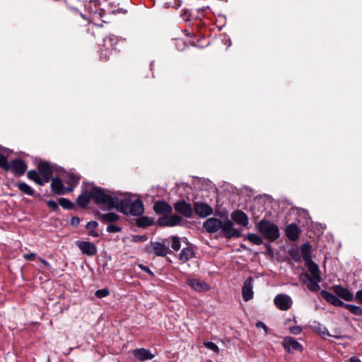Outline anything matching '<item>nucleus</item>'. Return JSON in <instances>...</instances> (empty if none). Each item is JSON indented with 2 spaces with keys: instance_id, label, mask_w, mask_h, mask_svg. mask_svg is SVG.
<instances>
[{
  "instance_id": "1",
  "label": "nucleus",
  "mask_w": 362,
  "mask_h": 362,
  "mask_svg": "<svg viewBox=\"0 0 362 362\" xmlns=\"http://www.w3.org/2000/svg\"><path fill=\"white\" fill-rule=\"evenodd\" d=\"M203 228L210 233H214L221 230L224 235L228 238L240 237V233L233 227V222L229 219L221 221L217 218H209L203 223Z\"/></svg>"
},
{
  "instance_id": "2",
  "label": "nucleus",
  "mask_w": 362,
  "mask_h": 362,
  "mask_svg": "<svg viewBox=\"0 0 362 362\" xmlns=\"http://www.w3.org/2000/svg\"><path fill=\"white\" fill-rule=\"evenodd\" d=\"M114 209L124 214L139 216L144 214V206L141 199H132L129 197L118 196Z\"/></svg>"
},
{
  "instance_id": "3",
  "label": "nucleus",
  "mask_w": 362,
  "mask_h": 362,
  "mask_svg": "<svg viewBox=\"0 0 362 362\" xmlns=\"http://www.w3.org/2000/svg\"><path fill=\"white\" fill-rule=\"evenodd\" d=\"M93 199L102 209H114L118 196L100 187H92Z\"/></svg>"
},
{
  "instance_id": "4",
  "label": "nucleus",
  "mask_w": 362,
  "mask_h": 362,
  "mask_svg": "<svg viewBox=\"0 0 362 362\" xmlns=\"http://www.w3.org/2000/svg\"><path fill=\"white\" fill-rule=\"evenodd\" d=\"M257 228L263 237L270 242H273L279 238L278 226L271 221L261 220L257 224Z\"/></svg>"
},
{
  "instance_id": "5",
  "label": "nucleus",
  "mask_w": 362,
  "mask_h": 362,
  "mask_svg": "<svg viewBox=\"0 0 362 362\" xmlns=\"http://www.w3.org/2000/svg\"><path fill=\"white\" fill-rule=\"evenodd\" d=\"M126 39L122 37H119L117 36H115L114 35H110L107 37H105L103 40V47L105 48L106 52L110 54L109 50L117 49V45L119 44V42H125ZM109 57V54L107 53L103 54V51L100 54V58L103 60L107 59Z\"/></svg>"
},
{
  "instance_id": "6",
  "label": "nucleus",
  "mask_w": 362,
  "mask_h": 362,
  "mask_svg": "<svg viewBox=\"0 0 362 362\" xmlns=\"http://www.w3.org/2000/svg\"><path fill=\"white\" fill-rule=\"evenodd\" d=\"M274 305L281 310H288L293 304L291 298L286 294H278L274 299Z\"/></svg>"
},
{
  "instance_id": "7",
  "label": "nucleus",
  "mask_w": 362,
  "mask_h": 362,
  "mask_svg": "<svg viewBox=\"0 0 362 362\" xmlns=\"http://www.w3.org/2000/svg\"><path fill=\"white\" fill-rule=\"evenodd\" d=\"M175 210L186 218H192L193 216V209L190 204L187 203L185 200H180L174 204Z\"/></svg>"
},
{
  "instance_id": "8",
  "label": "nucleus",
  "mask_w": 362,
  "mask_h": 362,
  "mask_svg": "<svg viewBox=\"0 0 362 362\" xmlns=\"http://www.w3.org/2000/svg\"><path fill=\"white\" fill-rule=\"evenodd\" d=\"M182 221V218L177 214H173L170 216H165L159 218L158 220V224L160 226H168L173 227L175 226L180 225Z\"/></svg>"
},
{
  "instance_id": "9",
  "label": "nucleus",
  "mask_w": 362,
  "mask_h": 362,
  "mask_svg": "<svg viewBox=\"0 0 362 362\" xmlns=\"http://www.w3.org/2000/svg\"><path fill=\"white\" fill-rule=\"evenodd\" d=\"M75 244L83 255L93 256L97 254V247L93 243L78 240Z\"/></svg>"
},
{
  "instance_id": "10",
  "label": "nucleus",
  "mask_w": 362,
  "mask_h": 362,
  "mask_svg": "<svg viewBox=\"0 0 362 362\" xmlns=\"http://www.w3.org/2000/svg\"><path fill=\"white\" fill-rule=\"evenodd\" d=\"M253 278L250 276L247 278L242 287V296L245 301H249L253 298Z\"/></svg>"
},
{
  "instance_id": "11",
  "label": "nucleus",
  "mask_w": 362,
  "mask_h": 362,
  "mask_svg": "<svg viewBox=\"0 0 362 362\" xmlns=\"http://www.w3.org/2000/svg\"><path fill=\"white\" fill-rule=\"evenodd\" d=\"M300 281L306 284L307 288L312 292L318 291L320 289V286L318 281L315 278H311L310 274L305 273L300 275Z\"/></svg>"
},
{
  "instance_id": "12",
  "label": "nucleus",
  "mask_w": 362,
  "mask_h": 362,
  "mask_svg": "<svg viewBox=\"0 0 362 362\" xmlns=\"http://www.w3.org/2000/svg\"><path fill=\"white\" fill-rule=\"evenodd\" d=\"M38 171L45 183L49 182L52 176V170L50 165L47 162H40L38 164Z\"/></svg>"
},
{
  "instance_id": "13",
  "label": "nucleus",
  "mask_w": 362,
  "mask_h": 362,
  "mask_svg": "<svg viewBox=\"0 0 362 362\" xmlns=\"http://www.w3.org/2000/svg\"><path fill=\"white\" fill-rule=\"evenodd\" d=\"M10 170L16 175H23L27 170V165L24 160L20 158L14 159L10 163Z\"/></svg>"
},
{
  "instance_id": "14",
  "label": "nucleus",
  "mask_w": 362,
  "mask_h": 362,
  "mask_svg": "<svg viewBox=\"0 0 362 362\" xmlns=\"http://www.w3.org/2000/svg\"><path fill=\"white\" fill-rule=\"evenodd\" d=\"M200 217H206L213 213L212 208L207 204L202 202H195L194 204L193 211Z\"/></svg>"
},
{
  "instance_id": "15",
  "label": "nucleus",
  "mask_w": 362,
  "mask_h": 362,
  "mask_svg": "<svg viewBox=\"0 0 362 362\" xmlns=\"http://www.w3.org/2000/svg\"><path fill=\"white\" fill-rule=\"evenodd\" d=\"M333 291L339 298L346 301H352L354 300L353 293L347 288L341 285H335L333 286Z\"/></svg>"
},
{
  "instance_id": "16",
  "label": "nucleus",
  "mask_w": 362,
  "mask_h": 362,
  "mask_svg": "<svg viewBox=\"0 0 362 362\" xmlns=\"http://www.w3.org/2000/svg\"><path fill=\"white\" fill-rule=\"evenodd\" d=\"M153 210L157 214H170L172 213V206L165 201H156L153 205Z\"/></svg>"
},
{
  "instance_id": "17",
  "label": "nucleus",
  "mask_w": 362,
  "mask_h": 362,
  "mask_svg": "<svg viewBox=\"0 0 362 362\" xmlns=\"http://www.w3.org/2000/svg\"><path fill=\"white\" fill-rule=\"evenodd\" d=\"M283 345L284 349L288 352H290L291 350H303L302 345L300 343H298L295 339L291 337H286L284 338Z\"/></svg>"
},
{
  "instance_id": "18",
  "label": "nucleus",
  "mask_w": 362,
  "mask_h": 362,
  "mask_svg": "<svg viewBox=\"0 0 362 362\" xmlns=\"http://www.w3.org/2000/svg\"><path fill=\"white\" fill-rule=\"evenodd\" d=\"M322 297L330 304L338 306V307H344V303L341 301L338 297L335 295L327 292V291L322 290L320 292Z\"/></svg>"
},
{
  "instance_id": "19",
  "label": "nucleus",
  "mask_w": 362,
  "mask_h": 362,
  "mask_svg": "<svg viewBox=\"0 0 362 362\" xmlns=\"http://www.w3.org/2000/svg\"><path fill=\"white\" fill-rule=\"evenodd\" d=\"M231 218L238 225L247 226L249 220L247 214L242 211L237 210L231 214Z\"/></svg>"
},
{
  "instance_id": "20",
  "label": "nucleus",
  "mask_w": 362,
  "mask_h": 362,
  "mask_svg": "<svg viewBox=\"0 0 362 362\" xmlns=\"http://www.w3.org/2000/svg\"><path fill=\"white\" fill-rule=\"evenodd\" d=\"M132 353L135 358L141 361L152 359L154 357L149 350L144 348L134 349Z\"/></svg>"
},
{
  "instance_id": "21",
  "label": "nucleus",
  "mask_w": 362,
  "mask_h": 362,
  "mask_svg": "<svg viewBox=\"0 0 362 362\" xmlns=\"http://www.w3.org/2000/svg\"><path fill=\"white\" fill-rule=\"evenodd\" d=\"M93 199L92 188L90 190H83L81 194L78 197L76 202L79 206L86 207Z\"/></svg>"
},
{
  "instance_id": "22",
  "label": "nucleus",
  "mask_w": 362,
  "mask_h": 362,
  "mask_svg": "<svg viewBox=\"0 0 362 362\" xmlns=\"http://www.w3.org/2000/svg\"><path fill=\"white\" fill-rule=\"evenodd\" d=\"M286 237L291 241H296L299 238V228L295 223H291L286 228Z\"/></svg>"
},
{
  "instance_id": "23",
  "label": "nucleus",
  "mask_w": 362,
  "mask_h": 362,
  "mask_svg": "<svg viewBox=\"0 0 362 362\" xmlns=\"http://www.w3.org/2000/svg\"><path fill=\"white\" fill-rule=\"evenodd\" d=\"M187 284L194 291L199 292L207 291L209 289V286L204 281L199 279H188Z\"/></svg>"
},
{
  "instance_id": "24",
  "label": "nucleus",
  "mask_w": 362,
  "mask_h": 362,
  "mask_svg": "<svg viewBox=\"0 0 362 362\" xmlns=\"http://www.w3.org/2000/svg\"><path fill=\"white\" fill-rule=\"evenodd\" d=\"M51 189L57 194H64L66 191V189L64 188L62 181L58 177H54L52 180Z\"/></svg>"
},
{
  "instance_id": "25",
  "label": "nucleus",
  "mask_w": 362,
  "mask_h": 362,
  "mask_svg": "<svg viewBox=\"0 0 362 362\" xmlns=\"http://www.w3.org/2000/svg\"><path fill=\"white\" fill-rule=\"evenodd\" d=\"M151 246L153 252L157 256L165 257L168 254V248L163 243L153 242L151 243Z\"/></svg>"
},
{
  "instance_id": "26",
  "label": "nucleus",
  "mask_w": 362,
  "mask_h": 362,
  "mask_svg": "<svg viewBox=\"0 0 362 362\" xmlns=\"http://www.w3.org/2000/svg\"><path fill=\"white\" fill-rule=\"evenodd\" d=\"M305 265L310 273V276H311V278H315L318 281H321L322 278L317 264H315L314 262H312L310 263L306 264Z\"/></svg>"
},
{
  "instance_id": "27",
  "label": "nucleus",
  "mask_w": 362,
  "mask_h": 362,
  "mask_svg": "<svg viewBox=\"0 0 362 362\" xmlns=\"http://www.w3.org/2000/svg\"><path fill=\"white\" fill-rule=\"evenodd\" d=\"M98 216L103 223H114L119 219V216L113 212L99 214Z\"/></svg>"
},
{
  "instance_id": "28",
  "label": "nucleus",
  "mask_w": 362,
  "mask_h": 362,
  "mask_svg": "<svg viewBox=\"0 0 362 362\" xmlns=\"http://www.w3.org/2000/svg\"><path fill=\"white\" fill-rule=\"evenodd\" d=\"M301 255L305 264L313 262L311 256V247L309 244L305 243L302 245Z\"/></svg>"
},
{
  "instance_id": "29",
  "label": "nucleus",
  "mask_w": 362,
  "mask_h": 362,
  "mask_svg": "<svg viewBox=\"0 0 362 362\" xmlns=\"http://www.w3.org/2000/svg\"><path fill=\"white\" fill-rule=\"evenodd\" d=\"M16 187L21 192L25 194L35 197L40 196V194H35V191L32 189V187L27 185L25 182H18L16 184Z\"/></svg>"
},
{
  "instance_id": "30",
  "label": "nucleus",
  "mask_w": 362,
  "mask_h": 362,
  "mask_svg": "<svg viewBox=\"0 0 362 362\" xmlns=\"http://www.w3.org/2000/svg\"><path fill=\"white\" fill-rule=\"evenodd\" d=\"M27 177L28 179L34 181L36 184L40 186H43L45 184L39 173L35 170H32L28 171L27 173Z\"/></svg>"
},
{
  "instance_id": "31",
  "label": "nucleus",
  "mask_w": 362,
  "mask_h": 362,
  "mask_svg": "<svg viewBox=\"0 0 362 362\" xmlns=\"http://www.w3.org/2000/svg\"><path fill=\"white\" fill-rule=\"evenodd\" d=\"M80 177L76 175L70 174L68 175L67 183L69 185L68 188L66 189V192H71L73 190L74 187L78 184L79 181Z\"/></svg>"
},
{
  "instance_id": "32",
  "label": "nucleus",
  "mask_w": 362,
  "mask_h": 362,
  "mask_svg": "<svg viewBox=\"0 0 362 362\" xmlns=\"http://www.w3.org/2000/svg\"><path fill=\"white\" fill-rule=\"evenodd\" d=\"M194 252L189 247L183 248L180 254V259L183 262H186L193 257Z\"/></svg>"
},
{
  "instance_id": "33",
  "label": "nucleus",
  "mask_w": 362,
  "mask_h": 362,
  "mask_svg": "<svg viewBox=\"0 0 362 362\" xmlns=\"http://www.w3.org/2000/svg\"><path fill=\"white\" fill-rule=\"evenodd\" d=\"M153 219L148 216H141L136 220V226L140 228H146L153 225Z\"/></svg>"
},
{
  "instance_id": "34",
  "label": "nucleus",
  "mask_w": 362,
  "mask_h": 362,
  "mask_svg": "<svg viewBox=\"0 0 362 362\" xmlns=\"http://www.w3.org/2000/svg\"><path fill=\"white\" fill-rule=\"evenodd\" d=\"M98 222L95 221H89L86 223V228L88 230V235L92 237H98L99 233L95 230L98 226Z\"/></svg>"
},
{
  "instance_id": "35",
  "label": "nucleus",
  "mask_w": 362,
  "mask_h": 362,
  "mask_svg": "<svg viewBox=\"0 0 362 362\" xmlns=\"http://www.w3.org/2000/svg\"><path fill=\"white\" fill-rule=\"evenodd\" d=\"M313 329L325 339L327 337L331 336L327 329L320 323H317L316 325H314Z\"/></svg>"
},
{
  "instance_id": "36",
  "label": "nucleus",
  "mask_w": 362,
  "mask_h": 362,
  "mask_svg": "<svg viewBox=\"0 0 362 362\" xmlns=\"http://www.w3.org/2000/svg\"><path fill=\"white\" fill-rule=\"evenodd\" d=\"M344 307L349 310L351 313L355 315H362V308L358 305L345 303Z\"/></svg>"
},
{
  "instance_id": "37",
  "label": "nucleus",
  "mask_w": 362,
  "mask_h": 362,
  "mask_svg": "<svg viewBox=\"0 0 362 362\" xmlns=\"http://www.w3.org/2000/svg\"><path fill=\"white\" fill-rule=\"evenodd\" d=\"M247 238L249 241L255 245H260L263 243L262 238L257 234L248 233Z\"/></svg>"
},
{
  "instance_id": "38",
  "label": "nucleus",
  "mask_w": 362,
  "mask_h": 362,
  "mask_svg": "<svg viewBox=\"0 0 362 362\" xmlns=\"http://www.w3.org/2000/svg\"><path fill=\"white\" fill-rule=\"evenodd\" d=\"M59 204L65 209H72L74 207V204L66 198H60L59 199Z\"/></svg>"
},
{
  "instance_id": "39",
  "label": "nucleus",
  "mask_w": 362,
  "mask_h": 362,
  "mask_svg": "<svg viewBox=\"0 0 362 362\" xmlns=\"http://www.w3.org/2000/svg\"><path fill=\"white\" fill-rule=\"evenodd\" d=\"M0 168L6 171H9L11 169L10 163L6 156L0 155Z\"/></svg>"
},
{
  "instance_id": "40",
  "label": "nucleus",
  "mask_w": 362,
  "mask_h": 362,
  "mask_svg": "<svg viewBox=\"0 0 362 362\" xmlns=\"http://www.w3.org/2000/svg\"><path fill=\"white\" fill-rule=\"evenodd\" d=\"M172 244H171V247L175 250V251H178L180 249V238L177 236H173L172 238Z\"/></svg>"
},
{
  "instance_id": "41",
  "label": "nucleus",
  "mask_w": 362,
  "mask_h": 362,
  "mask_svg": "<svg viewBox=\"0 0 362 362\" xmlns=\"http://www.w3.org/2000/svg\"><path fill=\"white\" fill-rule=\"evenodd\" d=\"M110 294V291L107 288L99 289L95 291V296L98 298H102L107 296Z\"/></svg>"
},
{
  "instance_id": "42",
  "label": "nucleus",
  "mask_w": 362,
  "mask_h": 362,
  "mask_svg": "<svg viewBox=\"0 0 362 362\" xmlns=\"http://www.w3.org/2000/svg\"><path fill=\"white\" fill-rule=\"evenodd\" d=\"M204 345L207 349L214 351L216 353H218L219 349L218 346L212 341H206L204 343Z\"/></svg>"
},
{
  "instance_id": "43",
  "label": "nucleus",
  "mask_w": 362,
  "mask_h": 362,
  "mask_svg": "<svg viewBox=\"0 0 362 362\" xmlns=\"http://www.w3.org/2000/svg\"><path fill=\"white\" fill-rule=\"evenodd\" d=\"M121 230H122V228L121 227H119L118 226H116V225H114V224H110L107 227V231L108 233H119Z\"/></svg>"
},
{
  "instance_id": "44",
  "label": "nucleus",
  "mask_w": 362,
  "mask_h": 362,
  "mask_svg": "<svg viewBox=\"0 0 362 362\" xmlns=\"http://www.w3.org/2000/svg\"><path fill=\"white\" fill-rule=\"evenodd\" d=\"M289 254L293 260H295L296 262L300 261V255L298 250H290Z\"/></svg>"
},
{
  "instance_id": "45",
  "label": "nucleus",
  "mask_w": 362,
  "mask_h": 362,
  "mask_svg": "<svg viewBox=\"0 0 362 362\" xmlns=\"http://www.w3.org/2000/svg\"><path fill=\"white\" fill-rule=\"evenodd\" d=\"M47 204L50 209H52L54 211L58 209L59 204L54 200L47 201Z\"/></svg>"
},
{
  "instance_id": "46",
  "label": "nucleus",
  "mask_w": 362,
  "mask_h": 362,
  "mask_svg": "<svg viewBox=\"0 0 362 362\" xmlns=\"http://www.w3.org/2000/svg\"><path fill=\"white\" fill-rule=\"evenodd\" d=\"M289 329H290V331H291V332L292 334H296V335L299 334L301 332V331H302L301 327H299V326H293V327H291L289 328Z\"/></svg>"
},
{
  "instance_id": "47",
  "label": "nucleus",
  "mask_w": 362,
  "mask_h": 362,
  "mask_svg": "<svg viewBox=\"0 0 362 362\" xmlns=\"http://www.w3.org/2000/svg\"><path fill=\"white\" fill-rule=\"evenodd\" d=\"M355 300L362 304V288L356 291Z\"/></svg>"
},
{
  "instance_id": "48",
  "label": "nucleus",
  "mask_w": 362,
  "mask_h": 362,
  "mask_svg": "<svg viewBox=\"0 0 362 362\" xmlns=\"http://www.w3.org/2000/svg\"><path fill=\"white\" fill-rule=\"evenodd\" d=\"M256 327L257 328H262L264 330L266 334L268 332L269 329H268L267 326L263 322L258 321L256 323Z\"/></svg>"
},
{
  "instance_id": "49",
  "label": "nucleus",
  "mask_w": 362,
  "mask_h": 362,
  "mask_svg": "<svg viewBox=\"0 0 362 362\" xmlns=\"http://www.w3.org/2000/svg\"><path fill=\"white\" fill-rule=\"evenodd\" d=\"M146 240H147V237L146 235H134L133 237V240L134 242H138V241L144 242V241H146Z\"/></svg>"
},
{
  "instance_id": "50",
  "label": "nucleus",
  "mask_w": 362,
  "mask_h": 362,
  "mask_svg": "<svg viewBox=\"0 0 362 362\" xmlns=\"http://www.w3.org/2000/svg\"><path fill=\"white\" fill-rule=\"evenodd\" d=\"M139 267L145 272L148 273L151 276H154V274L153 272L146 266H144L143 264H139Z\"/></svg>"
},
{
  "instance_id": "51",
  "label": "nucleus",
  "mask_w": 362,
  "mask_h": 362,
  "mask_svg": "<svg viewBox=\"0 0 362 362\" xmlns=\"http://www.w3.org/2000/svg\"><path fill=\"white\" fill-rule=\"evenodd\" d=\"M23 257L26 260H33L35 257V254L33 252L27 253L23 255Z\"/></svg>"
},
{
  "instance_id": "52",
  "label": "nucleus",
  "mask_w": 362,
  "mask_h": 362,
  "mask_svg": "<svg viewBox=\"0 0 362 362\" xmlns=\"http://www.w3.org/2000/svg\"><path fill=\"white\" fill-rule=\"evenodd\" d=\"M79 223H80V219L78 217H74L71 220V224L72 226H78L79 224Z\"/></svg>"
},
{
  "instance_id": "53",
  "label": "nucleus",
  "mask_w": 362,
  "mask_h": 362,
  "mask_svg": "<svg viewBox=\"0 0 362 362\" xmlns=\"http://www.w3.org/2000/svg\"><path fill=\"white\" fill-rule=\"evenodd\" d=\"M40 260L45 267H47V268L50 267V264L47 261H46L43 259H40Z\"/></svg>"
},
{
  "instance_id": "54",
  "label": "nucleus",
  "mask_w": 362,
  "mask_h": 362,
  "mask_svg": "<svg viewBox=\"0 0 362 362\" xmlns=\"http://www.w3.org/2000/svg\"><path fill=\"white\" fill-rule=\"evenodd\" d=\"M349 362H361L358 358L353 356L350 358Z\"/></svg>"
}]
</instances>
